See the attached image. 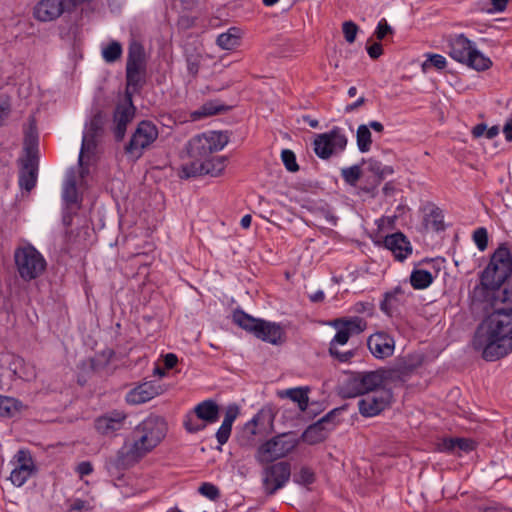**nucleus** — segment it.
<instances>
[{"mask_svg":"<svg viewBox=\"0 0 512 512\" xmlns=\"http://www.w3.org/2000/svg\"><path fill=\"white\" fill-rule=\"evenodd\" d=\"M383 244L384 247L390 250L394 257L399 261H403L412 253L410 242L401 232L387 235L383 240Z\"/></svg>","mask_w":512,"mask_h":512,"instance_id":"obj_19","label":"nucleus"},{"mask_svg":"<svg viewBox=\"0 0 512 512\" xmlns=\"http://www.w3.org/2000/svg\"><path fill=\"white\" fill-rule=\"evenodd\" d=\"M382 386V378L378 372L365 371L350 374L342 386V394L346 398L365 395L379 389Z\"/></svg>","mask_w":512,"mask_h":512,"instance_id":"obj_9","label":"nucleus"},{"mask_svg":"<svg viewBox=\"0 0 512 512\" xmlns=\"http://www.w3.org/2000/svg\"><path fill=\"white\" fill-rule=\"evenodd\" d=\"M262 485L266 495H273L283 488L291 476V464L287 461L264 464Z\"/></svg>","mask_w":512,"mask_h":512,"instance_id":"obj_11","label":"nucleus"},{"mask_svg":"<svg viewBox=\"0 0 512 512\" xmlns=\"http://www.w3.org/2000/svg\"><path fill=\"white\" fill-rule=\"evenodd\" d=\"M198 492L210 500H215L220 495L218 487L209 482L202 483L198 488Z\"/></svg>","mask_w":512,"mask_h":512,"instance_id":"obj_50","label":"nucleus"},{"mask_svg":"<svg viewBox=\"0 0 512 512\" xmlns=\"http://www.w3.org/2000/svg\"><path fill=\"white\" fill-rule=\"evenodd\" d=\"M122 45L118 41H111L102 48V57L106 63H114L122 56Z\"/></svg>","mask_w":512,"mask_h":512,"instance_id":"obj_42","label":"nucleus"},{"mask_svg":"<svg viewBox=\"0 0 512 512\" xmlns=\"http://www.w3.org/2000/svg\"><path fill=\"white\" fill-rule=\"evenodd\" d=\"M332 325L334 327L342 325L350 335H353L362 333L367 327V322L360 317L338 318L332 322Z\"/></svg>","mask_w":512,"mask_h":512,"instance_id":"obj_33","label":"nucleus"},{"mask_svg":"<svg viewBox=\"0 0 512 512\" xmlns=\"http://www.w3.org/2000/svg\"><path fill=\"white\" fill-rule=\"evenodd\" d=\"M96 147H97V138L84 134L83 139H82L81 150L79 153V159H78V163L81 167V171H80L81 177H84V175L86 173H88V169L84 168V158L89 157V155L93 154Z\"/></svg>","mask_w":512,"mask_h":512,"instance_id":"obj_34","label":"nucleus"},{"mask_svg":"<svg viewBox=\"0 0 512 512\" xmlns=\"http://www.w3.org/2000/svg\"><path fill=\"white\" fill-rule=\"evenodd\" d=\"M224 110H226V108L223 105L211 101L203 104L198 110L192 112L191 116L193 120H199L203 117L217 115Z\"/></svg>","mask_w":512,"mask_h":512,"instance_id":"obj_41","label":"nucleus"},{"mask_svg":"<svg viewBox=\"0 0 512 512\" xmlns=\"http://www.w3.org/2000/svg\"><path fill=\"white\" fill-rule=\"evenodd\" d=\"M406 298V292L402 286H396L391 291L384 293L383 300L380 303V310L387 316L392 317L405 304Z\"/></svg>","mask_w":512,"mask_h":512,"instance_id":"obj_20","label":"nucleus"},{"mask_svg":"<svg viewBox=\"0 0 512 512\" xmlns=\"http://www.w3.org/2000/svg\"><path fill=\"white\" fill-rule=\"evenodd\" d=\"M63 198L69 203H75L77 201V189L76 185H65L63 190Z\"/></svg>","mask_w":512,"mask_h":512,"instance_id":"obj_59","label":"nucleus"},{"mask_svg":"<svg viewBox=\"0 0 512 512\" xmlns=\"http://www.w3.org/2000/svg\"><path fill=\"white\" fill-rule=\"evenodd\" d=\"M14 460L15 467L9 479L13 485L21 487L36 472V466L28 450H19Z\"/></svg>","mask_w":512,"mask_h":512,"instance_id":"obj_14","label":"nucleus"},{"mask_svg":"<svg viewBox=\"0 0 512 512\" xmlns=\"http://www.w3.org/2000/svg\"><path fill=\"white\" fill-rule=\"evenodd\" d=\"M14 262L19 277L25 282L39 278L47 267L43 255L31 244L15 249Z\"/></svg>","mask_w":512,"mask_h":512,"instance_id":"obj_7","label":"nucleus"},{"mask_svg":"<svg viewBox=\"0 0 512 512\" xmlns=\"http://www.w3.org/2000/svg\"><path fill=\"white\" fill-rule=\"evenodd\" d=\"M145 74L142 71L126 70L125 99L132 100V95L139 92L145 84Z\"/></svg>","mask_w":512,"mask_h":512,"instance_id":"obj_29","label":"nucleus"},{"mask_svg":"<svg viewBox=\"0 0 512 512\" xmlns=\"http://www.w3.org/2000/svg\"><path fill=\"white\" fill-rule=\"evenodd\" d=\"M340 411H341L340 408H335V409L331 410L330 412H328L325 416H323L318 421L326 427L331 426V431H332L336 426L335 417L337 414L340 413Z\"/></svg>","mask_w":512,"mask_h":512,"instance_id":"obj_57","label":"nucleus"},{"mask_svg":"<svg viewBox=\"0 0 512 512\" xmlns=\"http://www.w3.org/2000/svg\"><path fill=\"white\" fill-rule=\"evenodd\" d=\"M331 431V426L326 427L319 421L308 426L301 435L303 442L310 445L318 444L323 442Z\"/></svg>","mask_w":512,"mask_h":512,"instance_id":"obj_27","label":"nucleus"},{"mask_svg":"<svg viewBox=\"0 0 512 512\" xmlns=\"http://www.w3.org/2000/svg\"><path fill=\"white\" fill-rule=\"evenodd\" d=\"M226 160V157L218 156L203 161L204 175H210L212 177H219L220 175H222L226 167Z\"/></svg>","mask_w":512,"mask_h":512,"instance_id":"obj_37","label":"nucleus"},{"mask_svg":"<svg viewBox=\"0 0 512 512\" xmlns=\"http://www.w3.org/2000/svg\"><path fill=\"white\" fill-rule=\"evenodd\" d=\"M483 304H489L495 310L499 307L505 312L512 313V276Z\"/></svg>","mask_w":512,"mask_h":512,"instance_id":"obj_21","label":"nucleus"},{"mask_svg":"<svg viewBox=\"0 0 512 512\" xmlns=\"http://www.w3.org/2000/svg\"><path fill=\"white\" fill-rule=\"evenodd\" d=\"M300 439L294 432L278 434L258 446L255 460L260 465L269 464L288 456L298 445Z\"/></svg>","mask_w":512,"mask_h":512,"instance_id":"obj_6","label":"nucleus"},{"mask_svg":"<svg viewBox=\"0 0 512 512\" xmlns=\"http://www.w3.org/2000/svg\"><path fill=\"white\" fill-rule=\"evenodd\" d=\"M295 481L299 484L309 485L315 481V475L310 468L302 467L295 476Z\"/></svg>","mask_w":512,"mask_h":512,"instance_id":"obj_51","label":"nucleus"},{"mask_svg":"<svg viewBox=\"0 0 512 512\" xmlns=\"http://www.w3.org/2000/svg\"><path fill=\"white\" fill-rule=\"evenodd\" d=\"M76 471L81 477H83L91 474L93 471V467L89 461H83L78 464Z\"/></svg>","mask_w":512,"mask_h":512,"instance_id":"obj_62","label":"nucleus"},{"mask_svg":"<svg viewBox=\"0 0 512 512\" xmlns=\"http://www.w3.org/2000/svg\"><path fill=\"white\" fill-rule=\"evenodd\" d=\"M367 53L372 59L379 58L383 54L382 45L379 42H375L367 46Z\"/></svg>","mask_w":512,"mask_h":512,"instance_id":"obj_61","label":"nucleus"},{"mask_svg":"<svg viewBox=\"0 0 512 512\" xmlns=\"http://www.w3.org/2000/svg\"><path fill=\"white\" fill-rule=\"evenodd\" d=\"M127 415L123 411L113 410L95 420V429L104 436L113 435L121 430Z\"/></svg>","mask_w":512,"mask_h":512,"instance_id":"obj_18","label":"nucleus"},{"mask_svg":"<svg viewBox=\"0 0 512 512\" xmlns=\"http://www.w3.org/2000/svg\"><path fill=\"white\" fill-rule=\"evenodd\" d=\"M232 426H228L227 424L222 423L219 429L216 432V438L220 445H224L230 435H231Z\"/></svg>","mask_w":512,"mask_h":512,"instance_id":"obj_56","label":"nucleus"},{"mask_svg":"<svg viewBox=\"0 0 512 512\" xmlns=\"http://www.w3.org/2000/svg\"><path fill=\"white\" fill-rule=\"evenodd\" d=\"M342 31L345 40L351 44L356 40L359 27L353 21H345L342 24Z\"/></svg>","mask_w":512,"mask_h":512,"instance_id":"obj_48","label":"nucleus"},{"mask_svg":"<svg viewBox=\"0 0 512 512\" xmlns=\"http://www.w3.org/2000/svg\"><path fill=\"white\" fill-rule=\"evenodd\" d=\"M448 48V54L452 59L477 71H484L492 66L490 58L478 51L464 34L450 37Z\"/></svg>","mask_w":512,"mask_h":512,"instance_id":"obj_5","label":"nucleus"},{"mask_svg":"<svg viewBox=\"0 0 512 512\" xmlns=\"http://www.w3.org/2000/svg\"><path fill=\"white\" fill-rule=\"evenodd\" d=\"M242 33L238 27H231L217 37V45L224 50H232L240 45Z\"/></svg>","mask_w":512,"mask_h":512,"instance_id":"obj_32","label":"nucleus"},{"mask_svg":"<svg viewBox=\"0 0 512 512\" xmlns=\"http://www.w3.org/2000/svg\"><path fill=\"white\" fill-rule=\"evenodd\" d=\"M160 394V386L152 382H145L132 389L126 396V401L132 405H139L150 401Z\"/></svg>","mask_w":512,"mask_h":512,"instance_id":"obj_22","label":"nucleus"},{"mask_svg":"<svg viewBox=\"0 0 512 512\" xmlns=\"http://www.w3.org/2000/svg\"><path fill=\"white\" fill-rule=\"evenodd\" d=\"M281 159L285 168L289 172H297L299 170V165L297 164L295 153L292 150H282Z\"/></svg>","mask_w":512,"mask_h":512,"instance_id":"obj_47","label":"nucleus"},{"mask_svg":"<svg viewBox=\"0 0 512 512\" xmlns=\"http://www.w3.org/2000/svg\"><path fill=\"white\" fill-rule=\"evenodd\" d=\"M368 170L375 174L379 180H382L386 174H392L393 169L388 166H383L382 163L375 159H368Z\"/></svg>","mask_w":512,"mask_h":512,"instance_id":"obj_45","label":"nucleus"},{"mask_svg":"<svg viewBox=\"0 0 512 512\" xmlns=\"http://www.w3.org/2000/svg\"><path fill=\"white\" fill-rule=\"evenodd\" d=\"M473 240L480 251L488 246V233L486 228L480 227L473 232Z\"/></svg>","mask_w":512,"mask_h":512,"instance_id":"obj_49","label":"nucleus"},{"mask_svg":"<svg viewBox=\"0 0 512 512\" xmlns=\"http://www.w3.org/2000/svg\"><path fill=\"white\" fill-rule=\"evenodd\" d=\"M512 276V255L506 244H501L492 254L480 274V283L470 292L473 305L483 304Z\"/></svg>","mask_w":512,"mask_h":512,"instance_id":"obj_3","label":"nucleus"},{"mask_svg":"<svg viewBox=\"0 0 512 512\" xmlns=\"http://www.w3.org/2000/svg\"><path fill=\"white\" fill-rule=\"evenodd\" d=\"M194 411L197 418L207 423H214L219 418V407L213 400H205L199 403Z\"/></svg>","mask_w":512,"mask_h":512,"instance_id":"obj_30","label":"nucleus"},{"mask_svg":"<svg viewBox=\"0 0 512 512\" xmlns=\"http://www.w3.org/2000/svg\"><path fill=\"white\" fill-rule=\"evenodd\" d=\"M335 328L337 332L329 344V354L339 362H348L354 356V353L352 351L340 352L337 345H345L351 335L342 325Z\"/></svg>","mask_w":512,"mask_h":512,"instance_id":"obj_24","label":"nucleus"},{"mask_svg":"<svg viewBox=\"0 0 512 512\" xmlns=\"http://www.w3.org/2000/svg\"><path fill=\"white\" fill-rule=\"evenodd\" d=\"M229 142L226 133L210 131L191 138L187 144V152L191 158L205 159L214 152L222 150Z\"/></svg>","mask_w":512,"mask_h":512,"instance_id":"obj_8","label":"nucleus"},{"mask_svg":"<svg viewBox=\"0 0 512 512\" xmlns=\"http://www.w3.org/2000/svg\"><path fill=\"white\" fill-rule=\"evenodd\" d=\"M178 358L174 353H167L164 356V365L167 369H172L176 366Z\"/></svg>","mask_w":512,"mask_h":512,"instance_id":"obj_63","label":"nucleus"},{"mask_svg":"<svg viewBox=\"0 0 512 512\" xmlns=\"http://www.w3.org/2000/svg\"><path fill=\"white\" fill-rule=\"evenodd\" d=\"M392 33H393V30L385 19H382L378 23L377 28L375 30V36L379 41L383 40L388 34H392Z\"/></svg>","mask_w":512,"mask_h":512,"instance_id":"obj_53","label":"nucleus"},{"mask_svg":"<svg viewBox=\"0 0 512 512\" xmlns=\"http://www.w3.org/2000/svg\"><path fill=\"white\" fill-rule=\"evenodd\" d=\"M309 391V387H296L278 391L277 395L282 399L288 398L291 401L297 403L299 409L304 412L308 408L309 404Z\"/></svg>","mask_w":512,"mask_h":512,"instance_id":"obj_28","label":"nucleus"},{"mask_svg":"<svg viewBox=\"0 0 512 512\" xmlns=\"http://www.w3.org/2000/svg\"><path fill=\"white\" fill-rule=\"evenodd\" d=\"M438 448L442 452L456 453V451L470 452L475 449V442L468 438H445Z\"/></svg>","mask_w":512,"mask_h":512,"instance_id":"obj_26","label":"nucleus"},{"mask_svg":"<svg viewBox=\"0 0 512 512\" xmlns=\"http://www.w3.org/2000/svg\"><path fill=\"white\" fill-rule=\"evenodd\" d=\"M340 411H341L340 408H335V409L331 410L330 412H328L325 416H323L318 421L326 427L331 426V431H332L336 426L335 417L337 414L340 413Z\"/></svg>","mask_w":512,"mask_h":512,"instance_id":"obj_58","label":"nucleus"},{"mask_svg":"<svg viewBox=\"0 0 512 512\" xmlns=\"http://www.w3.org/2000/svg\"><path fill=\"white\" fill-rule=\"evenodd\" d=\"M126 70L146 72L145 52L142 44L134 41L128 48Z\"/></svg>","mask_w":512,"mask_h":512,"instance_id":"obj_25","label":"nucleus"},{"mask_svg":"<svg viewBox=\"0 0 512 512\" xmlns=\"http://www.w3.org/2000/svg\"><path fill=\"white\" fill-rule=\"evenodd\" d=\"M187 62V70L189 74L193 77H196L200 68V56L199 55H189L186 58Z\"/></svg>","mask_w":512,"mask_h":512,"instance_id":"obj_54","label":"nucleus"},{"mask_svg":"<svg viewBox=\"0 0 512 512\" xmlns=\"http://www.w3.org/2000/svg\"><path fill=\"white\" fill-rule=\"evenodd\" d=\"M23 408L21 401L7 396L0 395V415L3 417H14Z\"/></svg>","mask_w":512,"mask_h":512,"instance_id":"obj_36","label":"nucleus"},{"mask_svg":"<svg viewBox=\"0 0 512 512\" xmlns=\"http://www.w3.org/2000/svg\"><path fill=\"white\" fill-rule=\"evenodd\" d=\"M134 116L135 107L132 100L125 99L123 103L117 104L113 114V132L116 141L124 139L127 125L133 120Z\"/></svg>","mask_w":512,"mask_h":512,"instance_id":"obj_15","label":"nucleus"},{"mask_svg":"<svg viewBox=\"0 0 512 512\" xmlns=\"http://www.w3.org/2000/svg\"><path fill=\"white\" fill-rule=\"evenodd\" d=\"M341 176L347 184L355 186L362 176V171L359 165H353L343 168L341 170Z\"/></svg>","mask_w":512,"mask_h":512,"instance_id":"obj_43","label":"nucleus"},{"mask_svg":"<svg viewBox=\"0 0 512 512\" xmlns=\"http://www.w3.org/2000/svg\"><path fill=\"white\" fill-rule=\"evenodd\" d=\"M428 61L431 63V65H433L434 67H436L439 70L444 69L447 64L445 57L440 54L429 55Z\"/></svg>","mask_w":512,"mask_h":512,"instance_id":"obj_60","label":"nucleus"},{"mask_svg":"<svg viewBox=\"0 0 512 512\" xmlns=\"http://www.w3.org/2000/svg\"><path fill=\"white\" fill-rule=\"evenodd\" d=\"M357 146L360 152H368L372 144V134L367 125H359L356 132Z\"/></svg>","mask_w":512,"mask_h":512,"instance_id":"obj_40","label":"nucleus"},{"mask_svg":"<svg viewBox=\"0 0 512 512\" xmlns=\"http://www.w3.org/2000/svg\"><path fill=\"white\" fill-rule=\"evenodd\" d=\"M259 326L261 327L257 330L255 337L273 345H280L284 342L285 332L279 324L261 320Z\"/></svg>","mask_w":512,"mask_h":512,"instance_id":"obj_23","label":"nucleus"},{"mask_svg":"<svg viewBox=\"0 0 512 512\" xmlns=\"http://www.w3.org/2000/svg\"><path fill=\"white\" fill-rule=\"evenodd\" d=\"M423 225L427 230L436 232L444 230V221L442 210L438 207H433L429 213L424 216Z\"/></svg>","mask_w":512,"mask_h":512,"instance_id":"obj_35","label":"nucleus"},{"mask_svg":"<svg viewBox=\"0 0 512 512\" xmlns=\"http://www.w3.org/2000/svg\"><path fill=\"white\" fill-rule=\"evenodd\" d=\"M379 374L382 378V386H385L388 381H405L409 375V369L406 367L402 368H391V369H378Z\"/></svg>","mask_w":512,"mask_h":512,"instance_id":"obj_39","label":"nucleus"},{"mask_svg":"<svg viewBox=\"0 0 512 512\" xmlns=\"http://www.w3.org/2000/svg\"><path fill=\"white\" fill-rule=\"evenodd\" d=\"M261 320L262 319L254 318L251 315L239 309L233 312V322L242 329L252 333L254 336L256 335L257 330H259V328L261 327L259 326Z\"/></svg>","mask_w":512,"mask_h":512,"instance_id":"obj_31","label":"nucleus"},{"mask_svg":"<svg viewBox=\"0 0 512 512\" xmlns=\"http://www.w3.org/2000/svg\"><path fill=\"white\" fill-rule=\"evenodd\" d=\"M91 510L92 506L88 501L77 498L70 501V505L67 512H89Z\"/></svg>","mask_w":512,"mask_h":512,"instance_id":"obj_52","label":"nucleus"},{"mask_svg":"<svg viewBox=\"0 0 512 512\" xmlns=\"http://www.w3.org/2000/svg\"><path fill=\"white\" fill-rule=\"evenodd\" d=\"M239 415V407L236 404H231L227 407L224 420L222 423L232 426L233 422Z\"/></svg>","mask_w":512,"mask_h":512,"instance_id":"obj_55","label":"nucleus"},{"mask_svg":"<svg viewBox=\"0 0 512 512\" xmlns=\"http://www.w3.org/2000/svg\"><path fill=\"white\" fill-rule=\"evenodd\" d=\"M23 151L24 156L19 159V186L29 192L37 182L39 162L38 133L33 120L25 131Z\"/></svg>","mask_w":512,"mask_h":512,"instance_id":"obj_4","label":"nucleus"},{"mask_svg":"<svg viewBox=\"0 0 512 512\" xmlns=\"http://www.w3.org/2000/svg\"><path fill=\"white\" fill-rule=\"evenodd\" d=\"M392 398L391 389L383 386L364 395L358 402L359 412L364 417L376 416L390 405Z\"/></svg>","mask_w":512,"mask_h":512,"instance_id":"obj_13","label":"nucleus"},{"mask_svg":"<svg viewBox=\"0 0 512 512\" xmlns=\"http://www.w3.org/2000/svg\"><path fill=\"white\" fill-rule=\"evenodd\" d=\"M473 346L486 361H496L512 352V313L499 307L486 317L477 331Z\"/></svg>","mask_w":512,"mask_h":512,"instance_id":"obj_1","label":"nucleus"},{"mask_svg":"<svg viewBox=\"0 0 512 512\" xmlns=\"http://www.w3.org/2000/svg\"><path fill=\"white\" fill-rule=\"evenodd\" d=\"M347 137L339 127H333L329 132L317 135L314 152L321 159H328L334 153L342 152L347 146Z\"/></svg>","mask_w":512,"mask_h":512,"instance_id":"obj_12","label":"nucleus"},{"mask_svg":"<svg viewBox=\"0 0 512 512\" xmlns=\"http://www.w3.org/2000/svg\"><path fill=\"white\" fill-rule=\"evenodd\" d=\"M67 0H41L34 8V17L47 22L57 19L64 11H70Z\"/></svg>","mask_w":512,"mask_h":512,"instance_id":"obj_16","label":"nucleus"},{"mask_svg":"<svg viewBox=\"0 0 512 512\" xmlns=\"http://www.w3.org/2000/svg\"><path fill=\"white\" fill-rule=\"evenodd\" d=\"M182 178H191L198 175H204V163L191 162L182 166Z\"/></svg>","mask_w":512,"mask_h":512,"instance_id":"obj_46","label":"nucleus"},{"mask_svg":"<svg viewBox=\"0 0 512 512\" xmlns=\"http://www.w3.org/2000/svg\"><path fill=\"white\" fill-rule=\"evenodd\" d=\"M503 134L505 136V139L509 142L512 141V115L511 118L507 120L503 127Z\"/></svg>","mask_w":512,"mask_h":512,"instance_id":"obj_64","label":"nucleus"},{"mask_svg":"<svg viewBox=\"0 0 512 512\" xmlns=\"http://www.w3.org/2000/svg\"><path fill=\"white\" fill-rule=\"evenodd\" d=\"M103 132V118L101 113H97L92 117L90 123L88 124L85 135L92 137H100Z\"/></svg>","mask_w":512,"mask_h":512,"instance_id":"obj_44","label":"nucleus"},{"mask_svg":"<svg viewBox=\"0 0 512 512\" xmlns=\"http://www.w3.org/2000/svg\"><path fill=\"white\" fill-rule=\"evenodd\" d=\"M432 282L433 276L427 270L415 269L410 275L411 286L417 290L427 288Z\"/></svg>","mask_w":512,"mask_h":512,"instance_id":"obj_38","label":"nucleus"},{"mask_svg":"<svg viewBox=\"0 0 512 512\" xmlns=\"http://www.w3.org/2000/svg\"><path fill=\"white\" fill-rule=\"evenodd\" d=\"M166 422L162 417L151 415L133 431V442L122 447L117 454L116 466L127 468L152 451L165 437Z\"/></svg>","mask_w":512,"mask_h":512,"instance_id":"obj_2","label":"nucleus"},{"mask_svg":"<svg viewBox=\"0 0 512 512\" xmlns=\"http://www.w3.org/2000/svg\"><path fill=\"white\" fill-rule=\"evenodd\" d=\"M367 346L374 357L384 359L393 355L395 340L385 332H376L369 336Z\"/></svg>","mask_w":512,"mask_h":512,"instance_id":"obj_17","label":"nucleus"},{"mask_svg":"<svg viewBox=\"0 0 512 512\" xmlns=\"http://www.w3.org/2000/svg\"><path fill=\"white\" fill-rule=\"evenodd\" d=\"M158 128L151 121H141L132 133L124 152L133 160H138L158 138Z\"/></svg>","mask_w":512,"mask_h":512,"instance_id":"obj_10","label":"nucleus"}]
</instances>
